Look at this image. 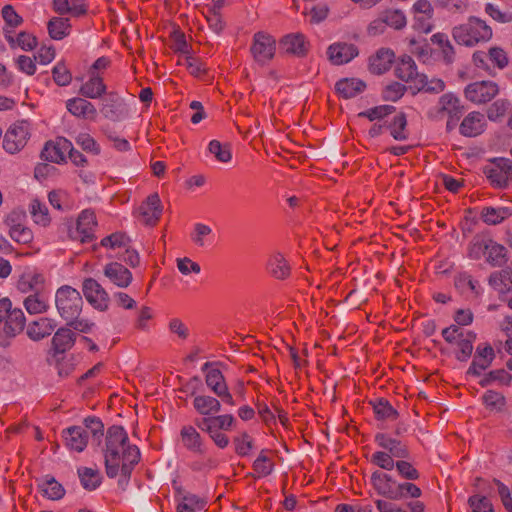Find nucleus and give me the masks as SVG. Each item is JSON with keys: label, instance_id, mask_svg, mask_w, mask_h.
I'll return each instance as SVG.
<instances>
[{"label": "nucleus", "instance_id": "obj_1", "mask_svg": "<svg viewBox=\"0 0 512 512\" xmlns=\"http://www.w3.org/2000/svg\"><path fill=\"white\" fill-rule=\"evenodd\" d=\"M103 453L106 475L109 478L121 475L126 482L141 457L138 447L129 443L125 429L117 425L108 428Z\"/></svg>", "mask_w": 512, "mask_h": 512}, {"label": "nucleus", "instance_id": "obj_2", "mask_svg": "<svg viewBox=\"0 0 512 512\" xmlns=\"http://www.w3.org/2000/svg\"><path fill=\"white\" fill-rule=\"evenodd\" d=\"M446 34H433L430 41L436 48H431L430 43L421 35L411 37L408 41L409 51L418 57L423 63H432L442 59L446 64L454 61V49L449 40L445 38Z\"/></svg>", "mask_w": 512, "mask_h": 512}, {"label": "nucleus", "instance_id": "obj_3", "mask_svg": "<svg viewBox=\"0 0 512 512\" xmlns=\"http://www.w3.org/2000/svg\"><path fill=\"white\" fill-rule=\"evenodd\" d=\"M25 315L19 308H12L9 298L0 300V346L7 347L9 340L25 327Z\"/></svg>", "mask_w": 512, "mask_h": 512}, {"label": "nucleus", "instance_id": "obj_4", "mask_svg": "<svg viewBox=\"0 0 512 512\" xmlns=\"http://www.w3.org/2000/svg\"><path fill=\"white\" fill-rule=\"evenodd\" d=\"M55 305L59 315L65 320L77 318L83 307V299L80 292L69 286L63 285L55 294Z\"/></svg>", "mask_w": 512, "mask_h": 512}, {"label": "nucleus", "instance_id": "obj_5", "mask_svg": "<svg viewBox=\"0 0 512 512\" xmlns=\"http://www.w3.org/2000/svg\"><path fill=\"white\" fill-rule=\"evenodd\" d=\"M442 337L449 344L455 345V356L459 361H467L473 352L476 334L457 325H450L442 330Z\"/></svg>", "mask_w": 512, "mask_h": 512}, {"label": "nucleus", "instance_id": "obj_6", "mask_svg": "<svg viewBox=\"0 0 512 512\" xmlns=\"http://www.w3.org/2000/svg\"><path fill=\"white\" fill-rule=\"evenodd\" d=\"M31 137V124L27 120L11 124L3 136V149L9 154L19 153Z\"/></svg>", "mask_w": 512, "mask_h": 512}, {"label": "nucleus", "instance_id": "obj_7", "mask_svg": "<svg viewBox=\"0 0 512 512\" xmlns=\"http://www.w3.org/2000/svg\"><path fill=\"white\" fill-rule=\"evenodd\" d=\"M218 363L206 362L203 364L201 370L206 372L205 383L207 387L224 403L234 406L235 401L232 394L229 392L226 380L222 372L217 368H211Z\"/></svg>", "mask_w": 512, "mask_h": 512}, {"label": "nucleus", "instance_id": "obj_8", "mask_svg": "<svg viewBox=\"0 0 512 512\" xmlns=\"http://www.w3.org/2000/svg\"><path fill=\"white\" fill-rule=\"evenodd\" d=\"M498 93V84L490 80L475 81L468 84L464 90L465 98L476 105L490 102Z\"/></svg>", "mask_w": 512, "mask_h": 512}, {"label": "nucleus", "instance_id": "obj_9", "mask_svg": "<svg viewBox=\"0 0 512 512\" xmlns=\"http://www.w3.org/2000/svg\"><path fill=\"white\" fill-rule=\"evenodd\" d=\"M25 219V212L21 210L11 211L4 219V224L8 227L9 236L20 244H28L33 239L31 229L25 226Z\"/></svg>", "mask_w": 512, "mask_h": 512}, {"label": "nucleus", "instance_id": "obj_10", "mask_svg": "<svg viewBox=\"0 0 512 512\" xmlns=\"http://www.w3.org/2000/svg\"><path fill=\"white\" fill-rule=\"evenodd\" d=\"M436 114L437 118L447 117V129H453L460 117L463 114V106L460 104V100L451 93L443 94L437 103L436 106Z\"/></svg>", "mask_w": 512, "mask_h": 512}, {"label": "nucleus", "instance_id": "obj_11", "mask_svg": "<svg viewBox=\"0 0 512 512\" xmlns=\"http://www.w3.org/2000/svg\"><path fill=\"white\" fill-rule=\"evenodd\" d=\"M484 173L494 187L505 188L512 183V160L494 159L485 167Z\"/></svg>", "mask_w": 512, "mask_h": 512}, {"label": "nucleus", "instance_id": "obj_12", "mask_svg": "<svg viewBox=\"0 0 512 512\" xmlns=\"http://www.w3.org/2000/svg\"><path fill=\"white\" fill-rule=\"evenodd\" d=\"M82 292L87 302L99 311L109 308L110 297L102 285L94 278H86L82 283Z\"/></svg>", "mask_w": 512, "mask_h": 512}, {"label": "nucleus", "instance_id": "obj_13", "mask_svg": "<svg viewBox=\"0 0 512 512\" xmlns=\"http://www.w3.org/2000/svg\"><path fill=\"white\" fill-rule=\"evenodd\" d=\"M100 112L106 119L118 122L128 117L129 108L118 93L109 92L101 102Z\"/></svg>", "mask_w": 512, "mask_h": 512}, {"label": "nucleus", "instance_id": "obj_14", "mask_svg": "<svg viewBox=\"0 0 512 512\" xmlns=\"http://www.w3.org/2000/svg\"><path fill=\"white\" fill-rule=\"evenodd\" d=\"M406 25V17L401 10H385L368 27L369 32H383L387 28L400 30Z\"/></svg>", "mask_w": 512, "mask_h": 512}, {"label": "nucleus", "instance_id": "obj_15", "mask_svg": "<svg viewBox=\"0 0 512 512\" xmlns=\"http://www.w3.org/2000/svg\"><path fill=\"white\" fill-rule=\"evenodd\" d=\"M250 50L256 62L266 64L275 55L276 40L271 34H255Z\"/></svg>", "mask_w": 512, "mask_h": 512}, {"label": "nucleus", "instance_id": "obj_16", "mask_svg": "<svg viewBox=\"0 0 512 512\" xmlns=\"http://www.w3.org/2000/svg\"><path fill=\"white\" fill-rule=\"evenodd\" d=\"M162 214L161 200L157 193L151 194L138 207L136 217L145 225H155Z\"/></svg>", "mask_w": 512, "mask_h": 512}, {"label": "nucleus", "instance_id": "obj_17", "mask_svg": "<svg viewBox=\"0 0 512 512\" xmlns=\"http://www.w3.org/2000/svg\"><path fill=\"white\" fill-rule=\"evenodd\" d=\"M96 226L95 213L92 210H83L77 219L76 229L71 231V237L83 243L89 242L94 237Z\"/></svg>", "mask_w": 512, "mask_h": 512}, {"label": "nucleus", "instance_id": "obj_18", "mask_svg": "<svg viewBox=\"0 0 512 512\" xmlns=\"http://www.w3.org/2000/svg\"><path fill=\"white\" fill-rule=\"evenodd\" d=\"M371 483L379 495L396 500L398 482L390 475L381 471H375L371 475Z\"/></svg>", "mask_w": 512, "mask_h": 512}, {"label": "nucleus", "instance_id": "obj_19", "mask_svg": "<svg viewBox=\"0 0 512 512\" xmlns=\"http://www.w3.org/2000/svg\"><path fill=\"white\" fill-rule=\"evenodd\" d=\"M67 110L77 118L95 121L98 115L93 103L85 98L75 97L66 102Z\"/></svg>", "mask_w": 512, "mask_h": 512}, {"label": "nucleus", "instance_id": "obj_20", "mask_svg": "<svg viewBox=\"0 0 512 512\" xmlns=\"http://www.w3.org/2000/svg\"><path fill=\"white\" fill-rule=\"evenodd\" d=\"M180 438L183 446L190 452L203 455L206 447L200 433L192 425H185L181 428Z\"/></svg>", "mask_w": 512, "mask_h": 512}, {"label": "nucleus", "instance_id": "obj_21", "mask_svg": "<svg viewBox=\"0 0 512 512\" xmlns=\"http://www.w3.org/2000/svg\"><path fill=\"white\" fill-rule=\"evenodd\" d=\"M104 275L117 287L126 288L132 282V273L118 262L108 263L103 270Z\"/></svg>", "mask_w": 512, "mask_h": 512}, {"label": "nucleus", "instance_id": "obj_22", "mask_svg": "<svg viewBox=\"0 0 512 512\" xmlns=\"http://www.w3.org/2000/svg\"><path fill=\"white\" fill-rule=\"evenodd\" d=\"M66 447L75 452H82L88 443V434L82 426H71L63 431Z\"/></svg>", "mask_w": 512, "mask_h": 512}, {"label": "nucleus", "instance_id": "obj_23", "mask_svg": "<svg viewBox=\"0 0 512 512\" xmlns=\"http://www.w3.org/2000/svg\"><path fill=\"white\" fill-rule=\"evenodd\" d=\"M486 122L481 112H470L461 122L459 132L466 137H475L485 130Z\"/></svg>", "mask_w": 512, "mask_h": 512}, {"label": "nucleus", "instance_id": "obj_24", "mask_svg": "<svg viewBox=\"0 0 512 512\" xmlns=\"http://www.w3.org/2000/svg\"><path fill=\"white\" fill-rule=\"evenodd\" d=\"M329 60L335 65L348 63L358 55V50L353 44L335 43L328 48Z\"/></svg>", "mask_w": 512, "mask_h": 512}, {"label": "nucleus", "instance_id": "obj_25", "mask_svg": "<svg viewBox=\"0 0 512 512\" xmlns=\"http://www.w3.org/2000/svg\"><path fill=\"white\" fill-rule=\"evenodd\" d=\"M494 357V350L490 345H486L484 347L478 346L467 373L474 376H480L482 371L486 370L490 366Z\"/></svg>", "mask_w": 512, "mask_h": 512}, {"label": "nucleus", "instance_id": "obj_26", "mask_svg": "<svg viewBox=\"0 0 512 512\" xmlns=\"http://www.w3.org/2000/svg\"><path fill=\"white\" fill-rule=\"evenodd\" d=\"M375 442L379 447L386 450L387 453L396 458H407L409 456V450L402 441L392 438L391 436L378 433L375 436Z\"/></svg>", "mask_w": 512, "mask_h": 512}, {"label": "nucleus", "instance_id": "obj_27", "mask_svg": "<svg viewBox=\"0 0 512 512\" xmlns=\"http://www.w3.org/2000/svg\"><path fill=\"white\" fill-rule=\"evenodd\" d=\"M395 54L392 50L381 48L369 59V70L373 74L381 75L387 72L394 62Z\"/></svg>", "mask_w": 512, "mask_h": 512}, {"label": "nucleus", "instance_id": "obj_28", "mask_svg": "<svg viewBox=\"0 0 512 512\" xmlns=\"http://www.w3.org/2000/svg\"><path fill=\"white\" fill-rule=\"evenodd\" d=\"M395 76L404 82H413L416 87L417 78L422 74L417 72V66L414 60L408 56H402L396 63L394 69Z\"/></svg>", "mask_w": 512, "mask_h": 512}, {"label": "nucleus", "instance_id": "obj_29", "mask_svg": "<svg viewBox=\"0 0 512 512\" xmlns=\"http://www.w3.org/2000/svg\"><path fill=\"white\" fill-rule=\"evenodd\" d=\"M309 44L304 34H285L280 40V48L286 53L297 56H304L308 51Z\"/></svg>", "mask_w": 512, "mask_h": 512}, {"label": "nucleus", "instance_id": "obj_30", "mask_svg": "<svg viewBox=\"0 0 512 512\" xmlns=\"http://www.w3.org/2000/svg\"><path fill=\"white\" fill-rule=\"evenodd\" d=\"M193 407L196 412L206 417H213L221 410V402L219 399L209 395H198L193 399Z\"/></svg>", "mask_w": 512, "mask_h": 512}, {"label": "nucleus", "instance_id": "obj_31", "mask_svg": "<svg viewBox=\"0 0 512 512\" xmlns=\"http://www.w3.org/2000/svg\"><path fill=\"white\" fill-rule=\"evenodd\" d=\"M55 328V320L41 317L28 325L27 335L30 339L38 341L51 335Z\"/></svg>", "mask_w": 512, "mask_h": 512}, {"label": "nucleus", "instance_id": "obj_32", "mask_svg": "<svg viewBox=\"0 0 512 512\" xmlns=\"http://www.w3.org/2000/svg\"><path fill=\"white\" fill-rule=\"evenodd\" d=\"M89 79L80 87V94L85 98L98 99L106 93V84L101 75L88 74Z\"/></svg>", "mask_w": 512, "mask_h": 512}, {"label": "nucleus", "instance_id": "obj_33", "mask_svg": "<svg viewBox=\"0 0 512 512\" xmlns=\"http://www.w3.org/2000/svg\"><path fill=\"white\" fill-rule=\"evenodd\" d=\"M488 283L499 293L512 291V267L507 266L504 269L491 273Z\"/></svg>", "mask_w": 512, "mask_h": 512}, {"label": "nucleus", "instance_id": "obj_34", "mask_svg": "<svg viewBox=\"0 0 512 512\" xmlns=\"http://www.w3.org/2000/svg\"><path fill=\"white\" fill-rule=\"evenodd\" d=\"M75 340L76 334L70 328H59L52 338L54 352L65 353L73 347Z\"/></svg>", "mask_w": 512, "mask_h": 512}, {"label": "nucleus", "instance_id": "obj_35", "mask_svg": "<svg viewBox=\"0 0 512 512\" xmlns=\"http://www.w3.org/2000/svg\"><path fill=\"white\" fill-rule=\"evenodd\" d=\"M485 260L492 267L504 266L508 261L506 247L490 238L485 254Z\"/></svg>", "mask_w": 512, "mask_h": 512}, {"label": "nucleus", "instance_id": "obj_36", "mask_svg": "<svg viewBox=\"0 0 512 512\" xmlns=\"http://www.w3.org/2000/svg\"><path fill=\"white\" fill-rule=\"evenodd\" d=\"M512 216V208L502 207H484L481 210V220L487 225H498Z\"/></svg>", "mask_w": 512, "mask_h": 512}, {"label": "nucleus", "instance_id": "obj_37", "mask_svg": "<svg viewBox=\"0 0 512 512\" xmlns=\"http://www.w3.org/2000/svg\"><path fill=\"white\" fill-rule=\"evenodd\" d=\"M44 277L39 273H25L18 282L17 288L23 293H38L44 290Z\"/></svg>", "mask_w": 512, "mask_h": 512}, {"label": "nucleus", "instance_id": "obj_38", "mask_svg": "<svg viewBox=\"0 0 512 512\" xmlns=\"http://www.w3.org/2000/svg\"><path fill=\"white\" fill-rule=\"evenodd\" d=\"M269 273L276 279H286L291 272V268L285 257L280 252L273 253L267 264Z\"/></svg>", "mask_w": 512, "mask_h": 512}, {"label": "nucleus", "instance_id": "obj_39", "mask_svg": "<svg viewBox=\"0 0 512 512\" xmlns=\"http://www.w3.org/2000/svg\"><path fill=\"white\" fill-rule=\"evenodd\" d=\"M413 9L416 15V20L421 23L420 29L422 32H430L433 26L429 20L432 18L434 12L430 1L417 0L413 5Z\"/></svg>", "mask_w": 512, "mask_h": 512}, {"label": "nucleus", "instance_id": "obj_40", "mask_svg": "<svg viewBox=\"0 0 512 512\" xmlns=\"http://www.w3.org/2000/svg\"><path fill=\"white\" fill-rule=\"evenodd\" d=\"M366 85L363 81L355 78L341 79L335 84V89L339 95L345 99L353 98L364 91Z\"/></svg>", "mask_w": 512, "mask_h": 512}, {"label": "nucleus", "instance_id": "obj_41", "mask_svg": "<svg viewBox=\"0 0 512 512\" xmlns=\"http://www.w3.org/2000/svg\"><path fill=\"white\" fill-rule=\"evenodd\" d=\"M212 421V419H197L195 425L203 432H206L216 446L224 449L229 444V438L224 433L220 432V430L216 429L215 425H212Z\"/></svg>", "mask_w": 512, "mask_h": 512}, {"label": "nucleus", "instance_id": "obj_42", "mask_svg": "<svg viewBox=\"0 0 512 512\" xmlns=\"http://www.w3.org/2000/svg\"><path fill=\"white\" fill-rule=\"evenodd\" d=\"M70 146L71 143L66 140L63 142V146L60 143L48 141L41 151V158L52 163H62L65 161L63 149H67Z\"/></svg>", "mask_w": 512, "mask_h": 512}, {"label": "nucleus", "instance_id": "obj_43", "mask_svg": "<svg viewBox=\"0 0 512 512\" xmlns=\"http://www.w3.org/2000/svg\"><path fill=\"white\" fill-rule=\"evenodd\" d=\"M53 8L59 14L80 16L86 13L85 0H53Z\"/></svg>", "mask_w": 512, "mask_h": 512}, {"label": "nucleus", "instance_id": "obj_44", "mask_svg": "<svg viewBox=\"0 0 512 512\" xmlns=\"http://www.w3.org/2000/svg\"><path fill=\"white\" fill-rule=\"evenodd\" d=\"M24 306L30 314L44 313L49 307L48 297L44 290L38 293L30 294L25 298Z\"/></svg>", "mask_w": 512, "mask_h": 512}, {"label": "nucleus", "instance_id": "obj_45", "mask_svg": "<svg viewBox=\"0 0 512 512\" xmlns=\"http://www.w3.org/2000/svg\"><path fill=\"white\" fill-rule=\"evenodd\" d=\"M29 212L31 214L33 221L36 224L41 225L43 227H46L50 224L51 218L49 216L48 207L45 203L41 202L40 200L33 199L30 202Z\"/></svg>", "mask_w": 512, "mask_h": 512}, {"label": "nucleus", "instance_id": "obj_46", "mask_svg": "<svg viewBox=\"0 0 512 512\" xmlns=\"http://www.w3.org/2000/svg\"><path fill=\"white\" fill-rule=\"evenodd\" d=\"M6 39L12 48L19 47L24 51H31L38 45L34 34H6Z\"/></svg>", "mask_w": 512, "mask_h": 512}, {"label": "nucleus", "instance_id": "obj_47", "mask_svg": "<svg viewBox=\"0 0 512 512\" xmlns=\"http://www.w3.org/2000/svg\"><path fill=\"white\" fill-rule=\"evenodd\" d=\"M78 475L86 490H95L101 484L102 477L97 469L82 467L78 469Z\"/></svg>", "mask_w": 512, "mask_h": 512}, {"label": "nucleus", "instance_id": "obj_48", "mask_svg": "<svg viewBox=\"0 0 512 512\" xmlns=\"http://www.w3.org/2000/svg\"><path fill=\"white\" fill-rule=\"evenodd\" d=\"M490 237L476 235L470 241L467 248V255L470 259L480 260L486 254Z\"/></svg>", "mask_w": 512, "mask_h": 512}, {"label": "nucleus", "instance_id": "obj_49", "mask_svg": "<svg viewBox=\"0 0 512 512\" xmlns=\"http://www.w3.org/2000/svg\"><path fill=\"white\" fill-rule=\"evenodd\" d=\"M373 410L377 419L380 420H395L398 417L397 410L384 398L376 399L373 402Z\"/></svg>", "mask_w": 512, "mask_h": 512}, {"label": "nucleus", "instance_id": "obj_50", "mask_svg": "<svg viewBox=\"0 0 512 512\" xmlns=\"http://www.w3.org/2000/svg\"><path fill=\"white\" fill-rule=\"evenodd\" d=\"M208 150L218 162L228 163L232 159L231 146L229 143H221L218 140H212L208 145Z\"/></svg>", "mask_w": 512, "mask_h": 512}, {"label": "nucleus", "instance_id": "obj_51", "mask_svg": "<svg viewBox=\"0 0 512 512\" xmlns=\"http://www.w3.org/2000/svg\"><path fill=\"white\" fill-rule=\"evenodd\" d=\"M512 381V376L504 369L490 371L488 374L479 381L482 387H486L497 383L499 385H509Z\"/></svg>", "mask_w": 512, "mask_h": 512}, {"label": "nucleus", "instance_id": "obj_52", "mask_svg": "<svg viewBox=\"0 0 512 512\" xmlns=\"http://www.w3.org/2000/svg\"><path fill=\"white\" fill-rule=\"evenodd\" d=\"M407 119L404 113H399L394 116L392 123L389 126L390 133L395 140L403 141L408 138V131L406 129Z\"/></svg>", "mask_w": 512, "mask_h": 512}, {"label": "nucleus", "instance_id": "obj_53", "mask_svg": "<svg viewBox=\"0 0 512 512\" xmlns=\"http://www.w3.org/2000/svg\"><path fill=\"white\" fill-rule=\"evenodd\" d=\"M206 501L196 494L192 493H180L179 502L176 509H182V507L203 510L205 508Z\"/></svg>", "mask_w": 512, "mask_h": 512}, {"label": "nucleus", "instance_id": "obj_54", "mask_svg": "<svg viewBox=\"0 0 512 512\" xmlns=\"http://www.w3.org/2000/svg\"><path fill=\"white\" fill-rule=\"evenodd\" d=\"M253 469L259 477H266L273 471V462L268 457V452L262 450L253 463Z\"/></svg>", "mask_w": 512, "mask_h": 512}, {"label": "nucleus", "instance_id": "obj_55", "mask_svg": "<svg viewBox=\"0 0 512 512\" xmlns=\"http://www.w3.org/2000/svg\"><path fill=\"white\" fill-rule=\"evenodd\" d=\"M416 88L426 92H442L445 88V83L441 79L428 80L427 76L422 74L417 78Z\"/></svg>", "mask_w": 512, "mask_h": 512}, {"label": "nucleus", "instance_id": "obj_56", "mask_svg": "<svg viewBox=\"0 0 512 512\" xmlns=\"http://www.w3.org/2000/svg\"><path fill=\"white\" fill-rule=\"evenodd\" d=\"M482 399L486 407L491 410L501 411L506 404L505 397L493 390H487Z\"/></svg>", "mask_w": 512, "mask_h": 512}, {"label": "nucleus", "instance_id": "obj_57", "mask_svg": "<svg viewBox=\"0 0 512 512\" xmlns=\"http://www.w3.org/2000/svg\"><path fill=\"white\" fill-rule=\"evenodd\" d=\"M395 107L392 105H380L359 113V117H366L370 121L379 120L393 113Z\"/></svg>", "mask_w": 512, "mask_h": 512}, {"label": "nucleus", "instance_id": "obj_58", "mask_svg": "<svg viewBox=\"0 0 512 512\" xmlns=\"http://www.w3.org/2000/svg\"><path fill=\"white\" fill-rule=\"evenodd\" d=\"M406 92V86L399 82H392L382 91V97L386 101L395 102L399 100Z\"/></svg>", "mask_w": 512, "mask_h": 512}, {"label": "nucleus", "instance_id": "obj_59", "mask_svg": "<svg viewBox=\"0 0 512 512\" xmlns=\"http://www.w3.org/2000/svg\"><path fill=\"white\" fill-rule=\"evenodd\" d=\"M471 512H493V505L490 500L481 495H472L468 499Z\"/></svg>", "mask_w": 512, "mask_h": 512}, {"label": "nucleus", "instance_id": "obj_60", "mask_svg": "<svg viewBox=\"0 0 512 512\" xmlns=\"http://www.w3.org/2000/svg\"><path fill=\"white\" fill-rule=\"evenodd\" d=\"M41 487L44 495L49 499L57 500L62 498L64 495V489L62 485L53 478L46 480Z\"/></svg>", "mask_w": 512, "mask_h": 512}, {"label": "nucleus", "instance_id": "obj_61", "mask_svg": "<svg viewBox=\"0 0 512 512\" xmlns=\"http://www.w3.org/2000/svg\"><path fill=\"white\" fill-rule=\"evenodd\" d=\"M393 458L394 457L387 453L386 451H377L374 454H372L371 462L380 467L381 469L390 471L396 465V462L394 461Z\"/></svg>", "mask_w": 512, "mask_h": 512}, {"label": "nucleus", "instance_id": "obj_62", "mask_svg": "<svg viewBox=\"0 0 512 512\" xmlns=\"http://www.w3.org/2000/svg\"><path fill=\"white\" fill-rule=\"evenodd\" d=\"M395 467L398 474L406 480H417L420 477L419 471L407 461H396Z\"/></svg>", "mask_w": 512, "mask_h": 512}, {"label": "nucleus", "instance_id": "obj_63", "mask_svg": "<svg viewBox=\"0 0 512 512\" xmlns=\"http://www.w3.org/2000/svg\"><path fill=\"white\" fill-rule=\"evenodd\" d=\"M509 108V102L504 99H498L492 103L487 110V117L491 121H496L503 117Z\"/></svg>", "mask_w": 512, "mask_h": 512}, {"label": "nucleus", "instance_id": "obj_64", "mask_svg": "<svg viewBox=\"0 0 512 512\" xmlns=\"http://www.w3.org/2000/svg\"><path fill=\"white\" fill-rule=\"evenodd\" d=\"M235 452L240 456H247L253 448L252 438L246 433L234 438Z\"/></svg>", "mask_w": 512, "mask_h": 512}]
</instances>
